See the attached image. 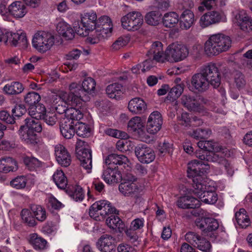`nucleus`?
I'll list each match as a JSON object with an SVG mask.
<instances>
[{
	"label": "nucleus",
	"instance_id": "obj_1",
	"mask_svg": "<svg viewBox=\"0 0 252 252\" xmlns=\"http://www.w3.org/2000/svg\"><path fill=\"white\" fill-rule=\"evenodd\" d=\"M205 151L198 150L196 157L198 160H193L188 164V176L194 177L202 173H208L210 166L208 162H217L227 169L229 164L225 158L227 149L218 147L217 144L212 140L205 141Z\"/></svg>",
	"mask_w": 252,
	"mask_h": 252
},
{
	"label": "nucleus",
	"instance_id": "obj_2",
	"mask_svg": "<svg viewBox=\"0 0 252 252\" xmlns=\"http://www.w3.org/2000/svg\"><path fill=\"white\" fill-rule=\"evenodd\" d=\"M231 40L229 36L222 33L210 35L204 44V51L209 56H217L230 48Z\"/></svg>",
	"mask_w": 252,
	"mask_h": 252
},
{
	"label": "nucleus",
	"instance_id": "obj_3",
	"mask_svg": "<svg viewBox=\"0 0 252 252\" xmlns=\"http://www.w3.org/2000/svg\"><path fill=\"white\" fill-rule=\"evenodd\" d=\"M200 174L194 177H189L192 178L193 192L201 201L205 203L214 204L218 200V195L215 191L206 190V186L203 180L202 175L205 173L199 172Z\"/></svg>",
	"mask_w": 252,
	"mask_h": 252
},
{
	"label": "nucleus",
	"instance_id": "obj_4",
	"mask_svg": "<svg viewBox=\"0 0 252 252\" xmlns=\"http://www.w3.org/2000/svg\"><path fill=\"white\" fill-rule=\"evenodd\" d=\"M112 29L111 19L107 16H102L97 18L95 31L87 38V41L91 44L97 43L100 40L110 36Z\"/></svg>",
	"mask_w": 252,
	"mask_h": 252
},
{
	"label": "nucleus",
	"instance_id": "obj_5",
	"mask_svg": "<svg viewBox=\"0 0 252 252\" xmlns=\"http://www.w3.org/2000/svg\"><path fill=\"white\" fill-rule=\"evenodd\" d=\"M80 24H74L73 28L77 34L82 36L89 35L90 32L95 30L97 15L95 12L91 10L80 14Z\"/></svg>",
	"mask_w": 252,
	"mask_h": 252
},
{
	"label": "nucleus",
	"instance_id": "obj_6",
	"mask_svg": "<svg viewBox=\"0 0 252 252\" xmlns=\"http://www.w3.org/2000/svg\"><path fill=\"white\" fill-rule=\"evenodd\" d=\"M55 43L54 36L49 32L38 31L32 39V45L38 52L44 53L50 50Z\"/></svg>",
	"mask_w": 252,
	"mask_h": 252
},
{
	"label": "nucleus",
	"instance_id": "obj_7",
	"mask_svg": "<svg viewBox=\"0 0 252 252\" xmlns=\"http://www.w3.org/2000/svg\"><path fill=\"white\" fill-rule=\"evenodd\" d=\"M189 50L185 45L174 42L165 49V62L178 63L185 59L189 55Z\"/></svg>",
	"mask_w": 252,
	"mask_h": 252
},
{
	"label": "nucleus",
	"instance_id": "obj_8",
	"mask_svg": "<svg viewBox=\"0 0 252 252\" xmlns=\"http://www.w3.org/2000/svg\"><path fill=\"white\" fill-rule=\"evenodd\" d=\"M76 152L81 166L90 173L92 168V155L87 143L78 139L76 145Z\"/></svg>",
	"mask_w": 252,
	"mask_h": 252
},
{
	"label": "nucleus",
	"instance_id": "obj_9",
	"mask_svg": "<svg viewBox=\"0 0 252 252\" xmlns=\"http://www.w3.org/2000/svg\"><path fill=\"white\" fill-rule=\"evenodd\" d=\"M122 27L128 31L135 32L141 28L143 18L140 12L132 11L128 13L121 18Z\"/></svg>",
	"mask_w": 252,
	"mask_h": 252
},
{
	"label": "nucleus",
	"instance_id": "obj_10",
	"mask_svg": "<svg viewBox=\"0 0 252 252\" xmlns=\"http://www.w3.org/2000/svg\"><path fill=\"white\" fill-rule=\"evenodd\" d=\"M67 93L63 91H58L57 94L53 93L50 98L51 107L56 110L57 113L62 114L65 113L68 108L66 105L71 104V99H69Z\"/></svg>",
	"mask_w": 252,
	"mask_h": 252
},
{
	"label": "nucleus",
	"instance_id": "obj_11",
	"mask_svg": "<svg viewBox=\"0 0 252 252\" xmlns=\"http://www.w3.org/2000/svg\"><path fill=\"white\" fill-rule=\"evenodd\" d=\"M127 128L129 131L136 135L142 141L148 142L150 136L145 130V125L140 117L135 116L131 118L128 123Z\"/></svg>",
	"mask_w": 252,
	"mask_h": 252
},
{
	"label": "nucleus",
	"instance_id": "obj_12",
	"mask_svg": "<svg viewBox=\"0 0 252 252\" xmlns=\"http://www.w3.org/2000/svg\"><path fill=\"white\" fill-rule=\"evenodd\" d=\"M200 70L204 76H206L209 82L214 88H217L220 85V73L218 64L209 63L203 66Z\"/></svg>",
	"mask_w": 252,
	"mask_h": 252
},
{
	"label": "nucleus",
	"instance_id": "obj_13",
	"mask_svg": "<svg viewBox=\"0 0 252 252\" xmlns=\"http://www.w3.org/2000/svg\"><path fill=\"white\" fill-rule=\"evenodd\" d=\"M185 239L191 245L203 252H212L210 242L195 232H188L185 235Z\"/></svg>",
	"mask_w": 252,
	"mask_h": 252
},
{
	"label": "nucleus",
	"instance_id": "obj_14",
	"mask_svg": "<svg viewBox=\"0 0 252 252\" xmlns=\"http://www.w3.org/2000/svg\"><path fill=\"white\" fill-rule=\"evenodd\" d=\"M119 190L125 196L136 197L142 189L136 182V179L132 176L131 180L121 183L119 186Z\"/></svg>",
	"mask_w": 252,
	"mask_h": 252
},
{
	"label": "nucleus",
	"instance_id": "obj_15",
	"mask_svg": "<svg viewBox=\"0 0 252 252\" xmlns=\"http://www.w3.org/2000/svg\"><path fill=\"white\" fill-rule=\"evenodd\" d=\"M224 14L217 11H211L203 14L200 18L199 24L202 28H206L221 22H225Z\"/></svg>",
	"mask_w": 252,
	"mask_h": 252
},
{
	"label": "nucleus",
	"instance_id": "obj_16",
	"mask_svg": "<svg viewBox=\"0 0 252 252\" xmlns=\"http://www.w3.org/2000/svg\"><path fill=\"white\" fill-rule=\"evenodd\" d=\"M135 154L138 160L143 163H149L155 159L154 150L145 144L137 145L135 148Z\"/></svg>",
	"mask_w": 252,
	"mask_h": 252
},
{
	"label": "nucleus",
	"instance_id": "obj_17",
	"mask_svg": "<svg viewBox=\"0 0 252 252\" xmlns=\"http://www.w3.org/2000/svg\"><path fill=\"white\" fill-rule=\"evenodd\" d=\"M181 104L188 110L201 112L204 110V106L193 95L184 94L180 98Z\"/></svg>",
	"mask_w": 252,
	"mask_h": 252
},
{
	"label": "nucleus",
	"instance_id": "obj_18",
	"mask_svg": "<svg viewBox=\"0 0 252 252\" xmlns=\"http://www.w3.org/2000/svg\"><path fill=\"white\" fill-rule=\"evenodd\" d=\"M195 223L204 234L216 230L219 226L217 220L212 218H197Z\"/></svg>",
	"mask_w": 252,
	"mask_h": 252
},
{
	"label": "nucleus",
	"instance_id": "obj_19",
	"mask_svg": "<svg viewBox=\"0 0 252 252\" xmlns=\"http://www.w3.org/2000/svg\"><path fill=\"white\" fill-rule=\"evenodd\" d=\"M162 125V118L161 114L158 111H154L148 118L147 131L150 134H155L161 129Z\"/></svg>",
	"mask_w": 252,
	"mask_h": 252
},
{
	"label": "nucleus",
	"instance_id": "obj_20",
	"mask_svg": "<svg viewBox=\"0 0 252 252\" xmlns=\"http://www.w3.org/2000/svg\"><path fill=\"white\" fill-rule=\"evenodd\" d=\"M147 55L149 57L152 56L153 60L156 62H165V51L163 52V44L160 41H157L153 43Z\"/></svg>",
	"mask_w": 252,
	"mask_h": 252
},
{
	"label": "nucleus",
	"instance_id": "obj_21",
	"mask_svg": "<svg viewBox=\"0 0 252 252\" xmlns=\"http://www.w3.org/2000/svg\"><path fill=\"white\" fill-rule=\"evenodd\" d=\"M115 239L108 234L102 235L96 243L97 248L102 252H114L115 251Z\"/></svg>",
	"mask_w": 252,
	"mask_h": 252
},
{
	"label": "nucleus",
	"instance_id": "obj_22",
	"mask_svg": "<svg viewBox=\"0 0 252 252\" xmlns=\"http://www.w3.org/2000/svg\"><path fill=\"white\" fill-rule=\"evenodd\" d=\"M55 154L57 162L62 166L67 167L70 164V155L64 146L61 144L56 145Z\"/></svg>",
	"mask_w": 252,
	"mask_h": 252
},
{
	"label": "nucleus",
	"instance_id": "obj_23",
	"mask_svg": "<svg viewBox=\"0 0 252 252\" xmlns=\"http://www.w3.org/2000/svg\"><path fill=\"white\" fill-rule=\"evenodd\" d=\"M191 84L194 89L199 92H203L208 89L210 84L206 76L200 72L194 74L191 80Z\"/></svg>",
	"mask_w": 252,
	"mask_h": 252
},
{
	"label": "nucleus",
	"instance_id": "obj_24",
	"mask_svg": "<svg viewBox=\"0 0 252 252\" xmlns=\"http://www.w3.org/2000/svg\"><path fill=\"white\" fill-rule=\"evenodd\" d=\"M74 122L67 118H62L60 123V129L63 136L66 139H70L74 135Z\"/></svg>",
	"mask_w": 252,
	"mask_h": 252
},
{
	"label": "nucleus",
	"instance_id": "obj_25",
	"mask_svg": "<svg viewBox=\"0 0 252 252\" xmlns=\"http://www.w3.org/2000/svg\"><path fill=\"white\" fill-rule=\"evenodd\" d=\"M69 89L70 92L67 93V97L69 99H71V102L72 105H77L79 104L82 101L81 95L83 93L82 87L79 84L75 82L71 83L69 86Z\"/></svg>",
	"mask_w": 252,
	"mask_h": 252
},
{
	"label": "nucleus",
	"instance_id": "obj_26",
	"mask_svg": "<svg viewBox=\"0 0 252 252\" xmlns=\"http://www.w3.org/2000/svg\"><path fill=\"white\" fill-rule=\"evenodd\" d=\"M102 177L105 182L108 184L117 183L122 179L121 172L114 168L108 167L103 173Z\"/></svg>",
	"mask_w": 252,
	"mask_h": 252
},
{
	"label": "nucleus",
	"instance_id": "obj_27",
	"mask_svg": "<svg viewBox=\"0 0 252 252\" xmlns=\"http://www.w3.org/2000/svg\"><path fill=\"white\" fill-rule=\"evenodd\" d=\"M147 108V104L144 100L140 97L131 99L128 102V109L133 114L143 113Z\"/></svg>",
	"mask_w": 252,
	"mask_h": 252
},
{
	"label": "nucleus",
	"instance_id": "obj_28",
	"mask_svg": "<svg viewBox=\"0 0 252 252\" xmlns=\"http://www.w3.org/2000/svg\"><path fill=\"white\" fill-rule=\"evenodd\" d=\"M236 23L243 31L252 30V19L244 10L239 11L235 15Z\"/></svg>",
	"mask_w": 252,
	"mask_h": 252
},
{
	"label": "nucleus",
	"instance_id": "obj_29",
	"mask_svg": "<svg viewBox=\"0 0 252 252\" xmlns=\"http://www.w3.org/2000/svg\"><path fill=\"white\" fill-rule=\"evenodd\" d=\"M8 10L10 15L15 18L23 17L27 13L26 6L21 1H15L8 7Z\"/></svg>",
	"mask_w": 252,
	"mask_h": 252
},
{
	"label": "nucleus",
	"instance_id": "obj_30",
	"mask_svg": "<svg viewBox=\"0 0 252 252\" xmlns=\"http://www.w3.org/2000/svg\"><path fill=\"white\" fill-rule=\"evenodd\" d=\"M56 29L59 34L67 40H72L74 37V30L69 24L64 21L62 20L59 22Z\"/></svg>",
	"mask_w": 252,
	"mask_h": 252
},
{
	"label": "nucleus",
	"instance_id": "obj_31",
	"mask_svg": "<svg viewBox=\"0 0 252 252\" xmlns=\"http://www.w3.org/2000/svg\"><path fill=\"white\" fill-rule=\"evenodd\" d=\"M177 203V206L182 209L196 208L200 205V202L198 199L190 195L180 197Z\"/></svg>",
	"mask_w": 252,
	"mask_h": 252
},
{
	"label": "nucleus",
	"instance_id": "obj_32",
	"mask_svg": "<svg viewBox=\"0 0 252 252\" xmlns=\"http://www.w3.org/2000/svg\"><path fill=\"white\" fill-rule=\"evenodd\" d=\"M18 165L16 160L9 157H4L0 158V172L7 173L16 171Z\"/></svg>",
	"mask_w": 252,
	"mask_h": 252
},
{
	"label": "nucleus",
	"instance_id": "obj_33",
	"mask_svg": "<svg viewBox=\"0 0 252 252\" xmlns=\"http://www.w3.org/2000/svg\"><path fill=\"white\" fill-rule=\"evenodd\" d=\"M7 41L14 46L26 47L27 45V39L26 34L23 32L13 33L8 32Z\"/></svg>",
	"mask_w": 252,
	"mask_h": 252
},
{
	"label": "nucleus",
	"instance_id": "obj_34",
	"mask_svg": "<svg viewBox=\"0 0 252 252\" xmlns=\"http://www.w3.org/2000/svg\"><path fill=\"white\" fill-rule=\"evenodd\" d=\"M128 162L127 158L123 155L112 154L105 158V163L111 168L115 167L116 165L126 164Z\"/></svg>",
	"mask_w": 252,
	"mask_h": 252
},
{
	"label": "nucleus",
	"instance_id": "obj_35",
	"mask_svg": "<svg viewBox=\"0 0 252 252\" xmlns=\"http://www.w3.org/2000/svg\"><path fill=\"white\" fill-rule=\"evenodd\" d=\"M29 243L36 251H41L46 248L47 241L36 233L31 234L28 238Z\"/></svg>",
	"mask_w": 252,
	"mask_h": 252
},
{
	"label": "nucleus",
	"instance_id": "obj_36",
	"mask_svg": "<svg viewBox=\"0 0 252 252\" xmlns=\"http://www.w3.org/2000/svg\"><path fill=\"white\" fill-rule=\"evenodd\" d=\"M194 22V15L192 11L189 9L184 10L180 16V25L182 29H189Z\"/></svg>",
	"mask_w": 252,
	"mask_h": 252
},
{
	"label": "nucleus",
	"instance_id": "obj_37",
	"mask_svg": "<svg viewBox=\"0 0 252 252\" xmlns=\"http://www.w3.org/2000/svg\"><path fill=\"white\" fill-rule=\"evenodd\" d=\"M19 134L22 140L28 144L34 145L37 143V135L32 130L22 128L21 126L19 129Z\"/></svg>",
	"mask_w": 252,
	"mask_h": 252
},
{
	"label": "nucleus",
	"instance_id": "obj_38",
	"mask_svg": "<svg viewBox=\"0 0 252 252\" xmlns=\"http://www.w3.org/2000/svg\"><path fill=\"white\" fill-rule=\"evenodd\" d=\"M24 90L22 83L19 82H12L4 86L3 92L8 95H16L20 94Z\"/></svg>",
	"mask_w": 252,
	"mask_h": 252
},
{
	"label": "nucleus",
	"instance_id": "obj_39",
	"mask_svg": "<svg viewBox=\"0 0 252 252\" xmlns=\"http://www.w3.org/2000/svg\"><path fill=\"white\" fill-rule=\"evenodd\" d=\"M179 22V15L175 12L165 13L162 18L163 25L168 28L174 27Z\"/></svg>",
	"mask_w": 252,
	"mask_h": 252
},
{
	"label": "nucleus",
	"instance_id": "obj_40",
	"mask_svg": "<svg viewBox=\"0 0 252 252\" xmlns=\"http://www.w3.org/2000/svg\"><path fill=\"white\" fill-rule=\"evenodd\" d=\"M53 180L57 186L61 189H65L67 185V178L62 170L57 169L53 175Z\"/></svg>",
	"mask_w": 252,
	"mask_h": 252
},
{
	"label": "nucleus",
	"instance_id": "obj_41",
	"mask_svg": "<svg viewBox=\"0 0 252 252\" xmlns=\"http://www.w3.org/2000/svg\"><path fill=\"white\" fill-rule=\"evenodd\" d=\"M22 128H26L34 132H40L42 126L38 119L27 118L25 119V125L22 126Z\"/></svg>",
	"mask_w": 252,
	"mask_h": 252
},
{
	"label": "nucleus",
	"instance_id": "obj_42",
	"mask_svg": "<svg viewBox=\"0 0 252 252\" xmlns=\"http://www.w3.org/2000/svg\"><path fill=\"white\" fill-rule=\"evenodd\" d=\"M246 211L241 208L235 213V218L238 225L242 228H246L250 224V220Z\"/></svg>",
	"mask_w": 252,
	"mask_h": 252
},
{
	"label": "nucleus",
	"instance_id": "obj_43",
	"mask_svg": "<svg viewBox=\"0 0 252 252\" xmlns=\"http://www.w3.org/2000/svg\"><path fill=\"white\" fill-rule=\"evenodd\" d=\"M30 209L35 220L42 222L44 221L46 218V211L45 209L39 205L33 204L31 206Z\"/></svg>",
	"mask_w": 252,
	"mask_h": 252
},
{
	"label": "nucleus",
	"instance_id": "obj_44",
	"mask_svg": "<svg viewBox=\"0 0 252 252\" xmlns=\"http://www.w3.org/2000/svg\"><path fill=\"white\" fill-rule=\"evenodd\" d=\"M106 223L107 226L113 229L121 231L125 226V224L119 217L114 215H111L106 220Z\"/></svg>",
	"mask_w": 252,
	"mask_h": 252
},
{
	"label": "nucleus",
	"instance_id": "obj_45",
	"mask_svg": "<svg viewBox=\"0 0 252 252\" xmlns=\"http://www.w3.org/2000/svg\"><path fill=\"white\" fill-rule=\"evenodd\" d=\"M98 202L100 208V216L102 219L107 215L116 214L115 208L113 207L109 201L100 200Z\"/></svg>",
	"mask_w": 252,
	"mask_h": 252
},
{
	"label": "nucleus",
	"instance_id": "obj_46",
	"mask_svg": "<svg viewBox=\"0 0 252 252\" xmlns=\"http://www.w3.org/2000/svg\"><path fill=\"white\" fill-rule=\"evenodd\" d=\"M122 86L118 83H114L108 85L106 89V92L110 98H119L122 94Z\"/></svg>",
	"mask_w": 252,
	"mask_h": 252
},
{
	"label": "nucleus",
	"instance_id": "obj_47",
	"mask_svg": "<svg viewBox=\"0 0 252 252\" xmlns=\"http://www.w3.org/2000/svg\"><path fill=\"white\" fill-rule=\"evenodd\" d=\"M69 196L75 201H82L85 196L84 192L82 187L75 185L72 189H67Z\"/></svg>",
	"mask_w": 252,
	"mask_h": 252
},
{
	"label": "nucleus",
	"instance_id": "obj_48",
	"mask_svg": "<svg viewBox=\"0 0 252 252\" xmlns=\"http://www.w3.org/2000/svg\"><path fill=\"white\" fill-rule=\"evenodd\" d=\"M31 210L24 209L21 211V216L23 221L29 226H34L37 223Z\"/></svg>",
	"mask_w": 252,
	"mask_h": 252
},
{
	"label": "nucleus",
	"instance_id": "obj_49",
	"mask_svg": "<svg viewBox=\"0 0 252 252\" xmlns=\"http://www.w3.org/2000/svg\"><path fill=\"white\" fill-rule=\"evenodd\" d=\"M83 117V114L80 109L74 107H70L67 110L65 117L64 118H67L69 120H72V122H74V121H80Z\"/></svg>",
	"mask_w": 252,
	"mask_h": 252
},
{
	"label": "nucleus",
	"instance_id": "obj_50",
	"mask_svg": "<svg viewBox=\"0 0 252 252\" xmlns=\"http://www.w3.org/2000/svg\"><path fill=\"white\" fill-rule=\"evenodd\" d=\"M145 20L148 25L157 26L161 20V14L155 11L149 12L146 15Z\"/></svg>",
	"mask_w": 252,
	"mask_h": 252
},
{
	"label": "nucleus",
	"instance_id": "obj_51",
	"mask_svg": "<svg viewBox=\"0 0 252 252\" xmlns=\"http://www.w3.org/2000/svg\"><path fill=\"white\" fill-rule=\"evenodd\" d=\"M96 86L95 80L92 77H87L84 79L82 83V89L84 92L88 94L94 93Z\"/></svg>",
	"mask_w": 252,
	"mask_h": 252
},
{
	"label": "nucleus",
	"instance_id": "obj_52",
	"mask_svg": "<svg viewBox=\"0 0 252 252\" xmlns=\"http://www.w3.org/2000/svg\"><path fill=\"white\" fill-rule=\"evenodd\" d=\"M76 133L79 136L87 137L91 135V129L87 125L78 123V125H76Z\"/></svg>",
	"mask_w": 252,
	"mask_h": 252
},
{
	"label": "nucleus",
	"instance_id": "obj_53",
	"mask_svg": "<svg viewBox=\"0 0 252 252\" xmlns=\"http://www.w3.org/2000/svg\"><path fill=\"white\" fill-rule=\"evenodd\" d=\"M212 131L209 128H198L193 130L190 135L196 139H204L209 137Z\"/></svg>",
	"mask_w": 252,
	"mask_h": 252
},
{
	"label": "nucleus",
	"instance_id": "obj_54",
	"mask_svg": "<svg viewBox=\"0 0 252 252\" xmlns=\"http://www.w3.org/2000/svg\"><path fill=\"white\" fill-rule=\"evenodd\" d=\"M40 99V95L34 92L28 93L24 97L25 103L29 105L37 104Z\"/></svg>",
	"mask_w": 252,
	"mask_h": 252
},
{
	"label": "nucleus",
	"instance_id": "obj_55",
	"mask_svg": "<svg viewBox=\"0 0 252 252\" xmlns=\"http://www.w3.org/2000/svg\"><path fill=\"white\" fill-rule=\"evenodd\" d=\"M184 91V85L178 84L173 87L169 92L167 97L169 99L175 100L179 97Z\"/></svg>",
	"mask_w": 252,
	"mask_h": 252
},
{
	"label": "nucleus",
	"instance_id": "obj_56",
	"mask_svg": "<svg viewBox=\"0 0 252 252\" xmlns=\"http://www.w3.org/2000/svg\"><path fill=\"white\" fill-rule=\"evenodd\" d=\"M129 36H122L116 40L112 44V48L114 50H119L126 46L129 42Z\"/></svg>",
	"mask_w": 252,
	"mask_h": 252
},
{
	"label": "nucleus",
	"instance_id": "obj_57",
	"mask_svg": "<svg viewBox=\"0 0 252 252\" xmlns=\"http://www.w3.org/2000/svg\"><path fill=\"white\" fill-rule=\"evenodd\" d=\"M26 184L27 179L24 176H18L10 182V185L17 189L24 188Z\"/></svg>",
	"mask_w": 252,
	"mask_h": 252
},
{
	"label": "nucleus",
	"instance_id": "obj_58",
	"mask_svg": "<svg viewBox=\"0 0 252 252\" xmlns=\"http://www.w3.org/2000/svg\"><path fill=\"white\" fill-rule=\"evenodd\" d=\"M100 208L99 206L98 202L97 201L94 203L90 208L89 215L96 220H100L101 216H100Z\"/></svg>",
	"mask_w": 252,
	"mask_h": 252
},
{
	"label": "nucleus",
	"instance_id": "obj_59",
	"mask_svg": "<svg viewBox=\"0 0 252 252\" xmlns=\"http://www.w3.org/2000/svg\"><path fill=\"white\" fill-rule=\"evenodd\" d=\"M152 6L156 9L166 10L170 6V0H153Z\"/></svg>",
	"mask_w": 252,
	"mask_h": 252
},
{
	"label": "nucleus",
	"instance_id": "obj_60",
	"mask_svg": "<svg viewBox=\"0 0 252 252\" xmlns=\"http://www.w3.org/2000/svg\"><path fill=\"white\" fill-rule=\"evenodd\" d=\"M105 133L109 136L117 138L126 139L128 137V135L126 132L112 128L107 129L105 130Z\"/></svg>",
	"mask_w": 252,
	"mask_h": 252
},
{
	"label": "nucleus",
	"instance_id": "obj_61",
	"mask_svg": "<svg viewBox=\"0 0 252 252\" xmlns=\"http://www.w3.org/2000/svg\"><path fill=\"white\" fill-rule=\"evenodd\" d=\"M179 123L184 126H191L192 120L189 113L183 112L178 118Z\"/></svg>",
	"mask_w": 252,
	"mask_h": 252
},
{
	"label": "nucleus",
	"instance_id": "obj_62",
	"mask_svg": "<svg viewBox=\"0 0 252 252\" xmlns=\"http://www.w3.org/2000/svg\"><path fill=\"white\" fill-rule=\"evenodd\" d=\"M234 82L239 90L243 89L246 85L244 75L240 72L236 73L234 76Z\"/></svg>",
	"mask_w": 252,
	"mask_h": 252
},
{
	"label": "nucleus",
	"instance_id": "obj_63",
	"mask_svg": "<svg viewBox=\"0 0 252 252\" xmlns=\"http://www.w3.org/2000/svg\"><path fill=\"white\" fill-rule=\"evenodd\" d=\"M144 222L143 218H137L131 221L129 227L131 230L135 231L141 230L144 227Z\"/></svg>",
	"mask_w": 252,
	"mask_h": 252
},
{
	"label": "nucleus",
	"instance_id": "obj_64",
	"mask_svg": "<svg viewBox=\"0 0 252 252\" xmlns=\"http://www.w3.org/2000/svg\"><path fill=\"white\" fill-rule=\"evenodd\" d=\"M44 122L49 126H53L57 122V115L55 113L48 112L42 118Z\"/></svg>",
	"mask_w": 252,
	"mask_h": 252
}]
</instances>
